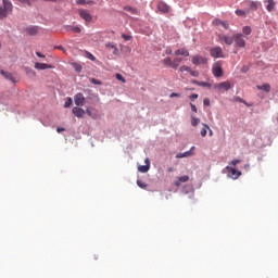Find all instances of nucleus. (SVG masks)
Here are the masks:
<instances>
[{"mask_svg":"<svg viewBox=\"0 0 278 278\" xmlns=\"http://www.w3.org/2000/svg\"><path fill=\"white\" fill-rule=\"evenodd\" d=\"M13 8L10 0H2V4H0V21L8 18V15L12 14Z\"/></svg>","mask_w":278,"mask_h":278,"instance_id":"obj_1","label":"nucleus"},{"mask_svg":"<svg viewBox=\"0 0 278 278\" xmlns=\"http://www.w3.org/2000/svg\"><path fill=\"white\" fill-rule=\"evenodd\" d=\"M232 39L235 42V47H238L239 49H244V47H247V40H244V35L240 33L233 34Z\"/></svg>","mask_w":278,"mask_h":278,"instance_id":"obj_2","label":"nucleus"},{"mask_svg":"<svg viewBox=\"0 0 278 278\" xmlns=\"http://www.w3.org/2000/svg\"><path fill=\"white\" fill-rule=\"evenodd\" d=\"M78 14H79L80 18H83V21H85V23L92 22V15L90 14V12H88V10L79 9Z\"/></svg>","mask_w":278,"mask_h":278,"instance_id":"obj_3","label":"nucleus"},{"mask_svg":"<svg viewBox=\"0 0 278 278\" xmlns=\"http://www.w3.org/2000/svg\"><path fill=\"white\" fill-rule=\"evenodd\" d=\"M74 103L77 108H84V105H86V97H84V93H76L74 97Z\"/></svg>","mask_w":278,"mask_h":278,"instance_id":"obj_4","label":"nucleus"},{"mask_svg":"<svg viewBox=\"0 0 278 278\" xmlns=\"http://www.w3.org/2000/svg\"><path fill=\"white\" fill-rule=\"evenodd\" d=\"M25 34H27V36H38L39 31H40V27L38 26H27L24 29Z\"/></svg>","mask_w":278,"mask_h":278,"instance_id":"obj_5","label":"nucleus"},{"mask_svg":"<svg viewBox=\"0 0 278 278\" xmlns=\"http://www.w3.org/2000/svg\"><path fill=\"white\" fill-rule=\"evenodd\" d=\"M192 64H194L195 66H201V64H207V58L194 55L192 56Z\"/></svg>","mask_w":278,"mask_h":278,"instance_id":"obj_6","label":"nucleus"},{"mask_svg":"<svg viewBox=\"0 0 278 278\" xmlns=\"http://www.w3.org/2000/svg\"><path fill=\"white\" fill-rule=\"evenodd\" d=\"M226 170H228V177H231V179H238V177H240V175H242V172H239L238 169L233 168V167H226Z\"/></svg>","mask_w":278,"mask_h":278,"instance_id":"obj_7","label":"nucleus"},{"mask_svg":"<svg viewBox=\"0 0 278 278\" xmlns=\"http://www.w3.org/2000/svg\"><path fill=\"white\" fill-rule=\"evenodd\" d=\"M156 8L161 14H168L170 12V7L163 1L159 2Z\"/></svg>","mask_w":278,"mask_h":278,"instance_id":"obj_8","label":"nucleus"},{"mask_svg":"<svg viewBox=\"0 0 278 278\" xmlns=\"http://www.w3.org/2000/svg\"><path fill=\"white\" fill-rule=\"evenodd\" d=\"M72 113L74 114V116H76L77 118H84V116H86V111L79 106H74L72 109Z\"/></svg>","mask_w":278,"mask_h":278,"instance_id":"obj_9","label":"nucleus"},{"mask_svg":"<svg viewBox=\"0 0 278 278\" xmlns=\"http://www.w3.org/2000/svg\"><path fill=\"white\" fill-rule=\"evenodd\" d=\"M0 74L3 75L4 79L12 81V84H16L18 81V79H16V77H14V75L10 72H5V71L1 70Z\"/></svg>","mask_w":278,"mask_h":278,"instance_id":"obj_10","label":"nucleus"},{"mask_svg":"<svg viewBox=\"0 0 278 278\" xmlns=\"http://www.w3.org/2000/svg\"><path fill=\"white\" fill-rule=\"evenodd\" d=\"M219 42H224L225 45L231 46L233 45V37H229L227 35H218Z\"/></svg>","mask_w":278,"mask_h":278,"instance_id":"obj_11","label":"nucleus"},{"mask_svg":"<svg viewBox=\"0 0 278 278\" xmlns=\"http://www.w3.org/2000/svg\"><path fill=\"white\" fill-rule=\"evenodd\" d=\"M210 53L212 58H223V48L220 47L212 48Z\"/></svg>","mask_w":278,"mask_h":278,"instance_id":"obj_12","label":"nucleus"},{"mask_svg":"<svg viewBox=\"0 0 278 278\" xmlns=\"http://www.w3.org/2000/svg\"><path fill=\"white\" fill-rule=\"evenodd\" d=\"M192 151H194V147H191V149L189 151L176 154V159L181 160L182 157H192V155H194V153H192Z\"/></svg>","mask_w":278,"mask_h":278,"instance_id":"obj_13","label":"nucleus"},{"mask_svg":"<svg viewBox=\"0 0 278 278\" xmlns=\"http://www.w3.org/2000/svg\"><path fill=\"white\" fill-rule=\"evenodd\" d=\"M187 181H190V176H180L178 177V179L174 182V186H176V188H179V186H181V184H187Z\"/></svg>","mask_w":278,"mask_h":278,"instance_id":"obj_14","label":"nucleus"},{"mask_svg":"<svg viewBox=\"0 0 278 278\" xmlns=\"http://www.w3.org/2000/svg\"><path fill=\"white\" fill-rule=\"evenodd\" d=\"M215 88H217L218 90H230L231 88V83L229 81H223V83H219L217 85H215Z\"/></svg>","mask_w":278,"mask_h":278,"instance_id":"obj_15","label":"nucleus"},{"mask_svg":"<svg viewBox=\"0 0 278 278\" xmlns=\"http://www.w3.org/2000/svg\"><path fill=\"white\" fill-rule=\"evenodd\" d=\"M35 68L37 71H47L49 68H53V65L47 63H35Z\"/></svg>","mask_w":278,"mask_h":278,"instance_id":"obj_16","label":"nucleus"},{"mask_svg":"<svg viewBox=\"0 0 278 278\" xmlns=\"http://www.w3.org/2000/svg\"><path fill=\"white\" fill-rule=\"evenodd\" d=\"M163 64H165V66H170L172 68H174V71H177V68H179V64L173 63V60H170V58L168 56L163 60Z\"/></svg>","mask_w":278,"mask_h":278,"instance_id":"obj_17","label":"nucleus"},{"mask_svg":"<svg viewBox=\"0 0 278 278\" xmlns=\"http://www.w3.org/2000/svg\"><path fill=\"white\" fill-rule=\"evenodd\" d=\"M64 29L66 31H73L74 34H81V27L79 26L66 25L64 26Z\"/></svg>","mask_w":278,"mask_h":278,"instance_id":"obj_18","label":"nucleus"},{"mask_svg":"<svg viewBox=\"0 0 278 278\" xmlns=\"http://www.w3.org/2000/svg\"><path fill=\"white\" fill-rule=\"evenodd\" d=\"M105 48L109 51H113V55H118V48L116 47V45H114L113 42H106L105 43Z\"/></svg>","mask_w":278,"mask_h":278,"instance_id":"obj_19","label":"nucleus"},{"mask_svg":"<svg viewBox=\"0 0 278 278\" xmlns=\"http://www.w3.org/2000/svg\"><path fill=\"white\" fill-rule=\"evenodd\" d=\"M264 3H266L267 12H273V10H275V0H264Z\"/></svg>","mask_w":278,"mask_h":278,"instance_id":"obj_20","label":"nucleus"},{"mask_svg":"<svg viewBox=\"0 0 278 278\" xmlns=\"http://www.w3.org/2000/svg\"><path fill=\"white\" fill-rule=\"evenodd\" d=\"M213 75L215 77H223V67L220 65H215L213 67Z\"/></svg>","mask_w":278,"mask_h":278,"instance_id":"obj_21","label":"nucleus"},{"mask_svg":"<svg viewBox=\"0 0 278 278\" xmlns=\"http://www.w3.org/2000/svg\"><path fill=\"white\" fill-rule=\"evenodd\" d=\"M86 114H88V116H90V118L97 119L98 118V114L97 111H94V109L92 108H87V110L85 111Z\"/></svg>","mask_w":278,"mask_h":278,"instance_id":"obj_22","label":"nucleus"},{"mask_svg":"<svg viewBox=\"0 0 278 278\" xmlns=\"http://www.w3.org/2000/svg\"><path fill=\"white\" fill-rule=\"evenodd\" d=\"M257 90H263L264 92H270V84L265 83L263 85L256 86Z\"/></svg>","mask_w":278,"mask_h":278,"instance_id":"obj_23","label":"nucleus"},{"mask_svg":"<svg viewBox=\"0 0 278 278\" xmlns=\"http://www.w3.org/2000/svg\"><path fill=\"white\" fill-rule=\"evenodd\" d=\"M175 55H182L184 58L190 56V52H188L185 48L178 49L175 51Z\"/></svg>","mask_w":278,"mask_h":278,"instance_id":"obj_24","label":"nucleus"},{"mask_svg":"<svg viewBox=\"0 0 278 278\" xmlns=\"http://www.w3.org/2000/svg\"><path fill=\"white\" fill-rule=\"evenodd\" d=\"M124 10H125L126 12H129L130 14H132V15H135V16H138V14H140V12H139L137 9H135V8H132V7H129V5L124 7Z\"/></svg>","mask_w":278,"mask_h":278,"instance_id":"obj_25","label":"nucleus"},{"mask_svg":"<svg viewBox=\"0 0 278 278\" xmlns=\"http://www.w3.org/2000/svg\"><path fill=\"white\" fill-rule=\"evenodd\" d=\"M77 5H94V1L92 0H76Z\"/></svg>","mask_w":278,"mask_h":278,"instance_id":"obj_26","label":"nucleus"},{"mask_svg":"<svg viewBox=\"0 0 278 278\" xmlns=\"http://www.w3.org/2000/svg\"><path fill=\"white\" fill-rule=\"evenodd\" d=\"M201 123V119L199 117H195L194 115H191V125L192 127H197Z\"/></svg>","mask_w":278,"mask_h":278,"instance_id":"obj_27","label":"nucleus"},{"mask_svg":"<svg viewBox=\"0 0 278 278\" xmlns=\"http://www.w3.org/2000/svg\"><path fill=\"white\" fill-rule=\"evenodd\" d=\"M207 129H210V126L207 124H203V128L201 129L202 138H205V136H207Z\"/></svg>","mask_w":278,"mask_h":278,"instance_id":"obj_28","label":"nucleus"},{"mask_svg":"<svg viewBox=\"0 0 278 278\" xmlns=\"http://www.w3.org/2000/svg\"><path fill=\"white\" fill-rule=\"evenodd\" d=\"M149 168H151V167H149V165H140L138 167V170H139V173H149Z\"/></svg>","mask_w":278,"mask_h":278,"instance_id":"obj_29","label":"nucleus"},{"mask_svg":"<svg viewBox=\"0 0 278 278\" xmlns=\"http://www.w3.org/2000/svg\"><path fill=\"white\" fill-rule=\"evenodd\" d=\"M249 7H250V10L255 11V10H257V8H260V3L251 1V2H249Z\"/></svg>","mask_w":278,"mask_h":278,"instance_id":"obj_30","label":"nucleus"},{"mask_svg":"<svg viewBox=\"0 0 278 278\" xmlns=\"http://www.w3.org/2000/svg\"><path fill=\"white\" fill-rule=\"evenodd\" d=\"M137 186L139 188H142L143 190H147V188L149 187V185H147L144 181L142 180H137Z\"/></svg>","mask_w":278,"mask_h":278,"instance_id":"obj_31","label":"nucleus"},{"mask_svg":"<svg viewBox=\"0 0 278 278\" xmlns=\"http://www.w3.org/2000/svg\"><path fill=\"white\" fill-rule=\"evenodd\" d=\"M242 31H243L244 36H251L252 29H251L250 26H244V27L242 28Z\"/></svg>","mask_w":278,"mask_h":278,"instance_id":"obj_32","label":"nucleus"},{"mask_svg":"<svg viewBox=\"0 0 278 278\" xmlns=\"http://www.w3.org/2000/svg\"><path fill=\"white\" fill-rule=\"evenodd\" d=\"M180 73H190V67L188 65H182L179 68Z\"/></svg>","mask_w":278,"mask_h":278,"instance_id":"obj_33","label":"nucleus"},{"mask_svg":"<svg viewBox=\"0 0 278 278\" xmlns=\"http://www.w3.org/2000/svg\"><path fill=\"white\" fill-rule=\"evenodd\" d=\"M198 86H201L202 88H212V84L205 81H200Z\"/></svg>","mask_w":278,"mask_h":278,"instance_id":"obj_34","label":"nucleus"},{"mask_svg":"<svg viewBox=\"0 0 278 278\" xmlns=\"http://www.w3.org/2000/svg\"><path fill=\"white\" fill-rule=\"evenodd\" d=\"M235 101H238L239 103H243L244 105H247L248 108H250L251 105L249 103H247V101H244V99L237 97L235 98Z\"/></svg>","mask_w":278,"mask_h":278,"instance_id":"obj_35","label":"nucleus"},{"mask_svg":"<svg viewBox=\"0 0 278 278\" xmlns=\"http://www.w3.org/2000/svg\"><path fill=\"white\" fill-rule=\"evenodd\" d=\"M73 105V98H67V100L64 103V108H71Z\"/></svg>","mask_w":278,"mask_h":278,"instance_id":"obj_36","label":"nucleus"},{"mask_svg":"<svg viewBox=\"0 0 278 278\" xmlns=\"http://www.w3.org/2000/svg\"><path fill=\"white\" fill-rule=\"evenodd\" d=\"M236 14H237V16H247V12H244L243 10H240V9L236 10Z\"/></svg>","mask_w":278,"mask_h":278,"instance_id":"obj_37","label":"nucleus"},{"mask_svg":"<svg viewBox=\"0 0 278 278\" xmlns=\"http://www.w3.org/2000/svg\"><path fill=\"white\" fill-rule=\"evenodd\" d=\"M20 3H25L26 5H31L36 0H18Z\"/></svg>","mask_w":278,"mask_h":278,"instance_id":"obj_38","label":"nucleus"},{"mask_svg":"<svg viewBox=\"0 0 278 278\" xmlns=\"http://www.w3.org/2000/svg\"><path fill=\"white\" fill-rule=\"evenodd\" d=\"M213 25H216V27H220V25H223V21L216 18V20L213 21Z\"/></svg>","mask_w":278,"mask_h":278,"instance_id":"obj_39","label":"nucleus"},{"mask_svg":"<svg viewBox=\"0 0 278 278\" xmlns=\"http://www.w3.org/2000/svg\"><path fill=\"white\" fill-rule=\"evenodd\" d=\"M172 62H173V64H178V66H179V63H180V62H184V59L177 56V58H175L174 61H172Z\"/></svg>","mask_w":278,"mask_h":278,"instance_id":"obj_40","label":"nucleus"},{"mask_svg":"<svg viewBox=\"0 0 278 278\" xmlns=\"http://www.w3.org/2000/svg\"><path fill=\"white\" fill-rule=\"evenodd\" d=\"M115 77H116V79H117L118 81H123V84H125L126 80H125V77H123V75L116 74Z\"/></svg>","mask_w":278,"mask_h":278,"instance_id":"obj_41","label":"nucleus"},{"mask_svg":"<svg viewBox=\"0 0 278 278\" xmlns=\"http://www.w3.org/2000/svg\"><path fill=\"white\" fill-rule=\"evenodd\" d=\"M220 26L224 27V29H229V23L228 22L222 21Z\"/></svg>","mask_w":278,"mask_h":278,"instance_id":"obj_42","label":"nucleus"},{"mask_svg":"<svg viewBox=\"0 0 278 278\" xmlns=\"http://www.w3.org/2000/svg\"><path fill=\"white\" fill-rule=\"evenodd\" d=\"M189 73H190V76L191 77H199V72L198 71H189Z\"/></svg>","mask_w":278,"mask_h":278,"instance_id":"obj_43","label":"nucleus"},{"mask_svg":"<svg viewBox=\"0 0 278 278\" xmlns=\"http://www.w3.org/2000/svg\"><path fill=\"white\" fill-rule=\"evenodd\" d=\"M91 84H94V86H101V83L94 78L90 79Z\"/></svg>","mask_w":278,"mask_h":278,"instance_id":"obj_44","label":"nucleus"},{"mask_svg":"<svg viewBox=\"0 0 278 278\" xmlns=\"http://www.w3.org/2000/svg\"><path fill=\"white\" fill-rule=\"evenodd\" d=\"M240 160H232L231 162H230V164H231V166H237V164H240Z\"/></svg>","mask_w":278,"mask_h":278,"instance_id":"obj_45","label":"nucleus"},{"mask_svg":"<svg viewBox=\"0 0 278 278\" xmlns=\"http://www.w3.org/2000/svg\"><path fill=\"white\" fill-rule=\"evenodd\" d=\"M197 99H199V96H198L197 93H192V94L190 96V100H191V101H194V100H197Z\"/></svg>","mask_w":278,"mask_h":278,"instance_id":"obj_46","label":"nucleus"},{"mask_svg":"<svg viewBox=\"0 0 278 278\" xmlns=\"http://www.w3.org/2000/svg\"><path fill=\"white\" fill-rule=\"evenodd\" d=\"M190 106H191L192 112H194V114H197V112H198L197 105H194L193 103H190Z\"/></svg>","mask_w":278,"mask_h":278,"instance_id":"obj_47","label":"nucleus"},{"mask_svg":"<svg viewBox=\"0 0 278 278\" xmlns=\"http://www.w3.org/2000/svg\"><path fill=\"white\" fill-rule=\"evenodd\" d=\"M122 38H124L125 40H131V36L125 34L122 35Z\"/></svg>","mask_w":278,"mask_h":278,"instance_id":"obj_48","label":"nucleus"},{"mask_svg":"<svg viewBox=\"0 0 278 278\" xmlns=\"http://www.w3.org/2000/svg\"><path fill=\"white\" fill-rule=\"evenodd\" d=\"M203 103H204V105L210 106V99L208 98L204 99Z\"/></svg>","mask_w":278,"mask_h":278,"instance_id":"obj_49","label":"nucleus"},{"mask_svg":"<svg viewBox=\"0 0 278 278\" xmlns=\"http://www.w3.org/2000/svg\"><path fill=\"white\" fill-rule=\"evenodd\" d=\"M56 131H58V134H62V131H66V129H65V128H62V127H58V128H56Z\"/></svg>","mask_w":278,"mask_h":278,"instance_id":"obj_50","label":"nucleus"},{"mask_svg":"<svg viewBox=\"0 0 278 278\" xmlns=\"http://www.w3.org/2000/svg\"><path fill=\"white\" fill-rule=\"evenodd\" d=\"M144 164H146V166H149V168H151V162L149 161V159L144 160Z\"/></svg>","mask_w":278,"mask_h":278,"instance_id":"obj_51","label":"nucleus"},{"mask_svg":"<svg viewBox=\"0 0 278 278\" xmlns=\"http://www.w3.org/2000/svg\"><path fill=\"white\" fill-rule=\"evenodd\" d=\"M36 55L38 56V58H45V54H42L41 52H36Z\"/></svg>","mask_w":278,"mask_h":278,"instance_id":"obj_52","label":"nucleus"},{"mask_svg":"<svg viewBox=\"0 0 278 278\" xmlns=\"http://www.w3.org/2000/svg\"><path fill=\"white\" fill-rule=\"evenodd\" d=\"M199 83H200L199 80H194V79L191 80V84H193L194 86H199Z\"/></svg>","mask_w":278,"mask_h":278,"instance_id":"obj_53","label":"nucleus"},{"mask_svg":"<svg viewBox=\"0 0 278 278\" xmlns=\"http://www.w3.org/2000/svg\"><path fill=\"white\" fill-rule=\"evenodd\" d=\"M174 97H180V94L175 92L170 93V98L173 99Z\"/></svg>","mask_w":278,"mask_h":278,"instance_id":"obj_54","label":"nucleus"},{"mask_svg":"<svg viewBox=\"0 0 278 278\" xmlns=\"http://www.w3.org/2000/svg\"><path fill=\"white\" fill-rule=\"evenodd\" d=\"M244 168H245V170H249V168H251V165L250 164H245Z\"/></svg>","mask_w":278,"mask_h":278,"instance_id":"obj_55","label":"nucleus"},{"mask_svg":"<svg viewBox=\"0 0 278 278\" xmlns=\"http://www.w3.org/2000/svg\"><path fill=\"white\" fill-rule=\"evenodd\" d=\"M166 53H169V54H170V53H173V51H170V50L168 51V50H167Z\"/></svg>","mask_w":278,"mask_h":278,"instance_id":"obj_56","label":"nucleus"},{"mask_svg":"<svg viewBox=\"0 0 278 278\" xmlns=\"http://www.w3.org/2000/svg\"><path fill=\"white\" fill-rule=\"evenodd\" d=\"M210 136H213V131L210 129Z\"/></svg>","mask_w":278,"mask_h":278,"instance_id":"obj_57","label":"nucleus"},{"mask_svg":"<svg viewBox=\"0 0 278 278\" xmlns=\"http://www.w3.org/2000/svg\"><path fill=\"white\" fill-rule=\"evenodd\" d=\"M91 60H94V56H93V55H91Z\"/></svg>","mask_w":278,"mask_h":278,"instance_id":"obj_58","label":"nucleus"},{"mask_svg":"<svg viewBox=\"0 0 278 278\" xmlns=\"http://www.w3.org/2000/svg\"><path fill=\"white\" fill-rule=\"evenodd\" d=\"M77 71H81V67L77 68Z\"/></svg>","mask_w":278,"mask_h":278,"instance_id":"obj_59","label":"nucleus"},{"mask_svg":"<svg viewBox=\"0 0 278 278\" xmlns=\"http://www.w3.org/2000/svg\"><path fill=\"white\" fill-rule=\"evenodd\" d=\"M0 49H1V42H0Z\"/></svg>","mask_w":278,"mask_h":278,"instance_id":"obj_60","label":"nucleus"},{"mask_svg":"<svg viewBox=\"0 0 278 278\" xmlns=\"http://www.w3.org/2000/svg\"><path fill=\"white\" fill-rule=\"evenodd\" d=\"M59 49H62V47H59Z\"/></svg>","mask_w":278,"mask_h":278,"instance_id":"obj_61","label":"nucleus"}]
</instances>
